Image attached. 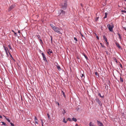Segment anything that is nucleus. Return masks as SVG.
I'll return each instance as SVG.
<instances>
[{
  "instance_id": "nucleus-1",
  "label": "nucleus",
  "mask_w": 126,
  "mask_h": 126,
  "mask_svg": "<svg viewBox=\"0 0 126 126\" xmlns=\"http://www.w3.org/2000/svg\"><path fill=\"white\" fill-rule=\"evenodd\" d=\"M67 0H65L61 4V8L63 10H65L67 7Z\"/></svg>"
},
{
  "instance_id": "nucleus-2",
  "label": "nucleus",
  "mask_w": 126,
  "mask_h": 126,
  "mask_svg": "<svg viewBox=\"0 0 126 126\" xmlns=\"http://www.w3.org/2000/svg\"><path fill=\"white\" fill-rule=\"evenodd\" d=\"M54 27V28H53V30L55 32L59 34H62V33L60 32V29L59 28L56 27Z\"/></svg>"
},
{
  "instance_id": "nucleus-3",
  "label": "nucleus",
  "mask_w": 126,
  "mask_h": 126,
  "mask_svg": "<svg viewBox=\"0 0 126 126\" xmlns=\"http://www.w3.org/2000/svg\"><path fill=\"white\" fill-rule=\"evenodd\" d=\"M65 13V12L62 10H60L58 11L59 14L61 16L64 15Z\"/></svg>"
},
{
  "instance_id": "nucleus-4",
  "label": "nucleus",
  "mask_w": 126,
  "mask_h": 126,
  "mask_svg": "<svg viewBox=\"0 0 126 126\" xmlns=\"http://www.w3.org/2000/svg\"><path fill=\"white\" fill-rule=\"evenodd\" d=\"M107 27L108 28L110 32L113 31V25L111 26L110 24H108Z\"/></svg>"
},
{
  "instance_id": "nucleus-5",
  "label": "nucleus",
  "mask_w": 126,
  "mask_h": 126,
  "mask_svg": "<svg viewBox=\"0 0 126 126\" xmlns=\"http://www.w3.org/2000/svg\"><path fill=\"white\" fill-rule=\"evenodd\" d=\"M95 101L97 103L99 104L100 106H102V103L99 99L97 98H96L95 99Z\"/></svg>"
},
{
  "instance_id": "nucleus-6",
  "label": "nucleus",
  "mask_w": 126,
  "mask_h": 126,
  "mask_svg": "<svg viewBox=\"0 0 126 126\" xmlns=\"http://www.w3.org/2000/svg\"><path fill=\"white\" fill-rule=\"evenodd\" d=\"M16 5L15 4L12 5L9 8L8 10V11H11L12 9H13Z\"/></svg>"
},
{
  "instance_id": "nucleus-7",
  "label": "nucleus",
  "mask_w": 126,
  "mask_h": 126,
  "mask_svg": "<svg viewBox=\"0 0 126 126\" xmlns=\"http://www.w3.org/2000/svg\"><path fill=\"white\" fill-rule=\"evenodd\" d=\"M42 56L43 58V60L45 62H47V60L44 54L42 53Z\"/></svg>"
},
{
  "instance_id": "nucleus-8",
  "label": "nucleus",
  "mask_w": 126,
  "mask_h": 126,
  "mask_svg": "<svg viewBox=\"0 0 126 126\" xmlns=\"http://www.w3.org/2000/svg\"><path fill=\"white\" fill-rule=\"evenodd\" d=\"M97 123L99 126H103V124L99 121L97 120Z\"/></svg>"
},
{
  "instance_id": "nucleus-9",
  "label": "nucleus",
  "mask_w": 126,
  "mask_h": 126,
  "mask_svg": "<svg viewBox=\"0 0 126 126\" xmlns=\"http://www.w3.org/2000/svg\"><path fill=\"white\" fill-rule=\"evenodd\" d=\"M80 34L81 35V36H82V40L83 41H84L86 39L83 36V35L81 33V32H80Z\"/></svg>"
},
{
  "instance_id": "nucleus-10",
  "label": "nucleus",
  "mask_w": 126,
  "mask_h": 126,
  "mask_svg": "<svg viewBox=\"0 0 126 126\" xmlns=\"http://www.w3.org/2000/svg\"><path fill=\"white\" fill-rule=\"evenodd\" d=\"M115 44L117 47H118L119 49H122L121 47L120 46L119 44L118 43H115Z\"/></svg>"
},
{
  "instance_id": "nucleus-11",
  "label": "nucleus",
  "mask_w": 126,
  "mask_h": 126,
  "mask_svg": "<svg viewBox=\"0 0 126 126\" xmlns=\"http://www.w3.org/2000/svg\"><path fill=\"white\" fill-rule=\"evenodd\" d=\"M89 126H95V125L92 122H90L89 123Z\"/></svg>"
},
{
  "instance_id": "nucleus-12",
  "label": "nucleus",
  "mask_w": 126,
  "mask_h": 126,
  "mask_svg": "<svg viewBox=\"0 0 126 126\" xmlns=\"http://www.w3.org/2000/svg\"><path fill=\"white\" fill-rule=\"evenodd\" d=\"M3 47L4 48V49L5 51L6 52H7V50L8 51V50L7 47L6 48L4 46H3Z\"/></svg>"
},
{
  "instance_id": "nucleus-13",
  "label": "nucleus",
  "mask_w": 126,
  "mask_h": 126,
  "mask_svg": "<svg viewBox=\"0 0 126 126\" xmlns=\"http://www.w3.org/2000/svg\"><path fill=\"white\" fill-rule=\"evenodd\" d=\"M8 52H9V54L10 56V57H11V58L13 60L14 62H15V60L14 59V58L13 57V56H12V55L9 52V51H8Z\"/></svg>"
},
{
  "instance_id": "nucleus-14",
  "label": "nucleus",
  "mask_w": 126,
  "mask_h": 126,
  "mask_svg": "<svg viewBox=\"0 0 126 126\" xmlns=\"http://www.w3.org/2000/svg\"><path fill=\"white\" fill-rule=\"evenodd\" d=\"M103 37L104 38V40H105L106 42H107V39L106 37V36L105 35H103Z\"/></svg>"
},
{
  "instance_id": "nucleus-15",
  "label": "nucleus",
  "mask_w": 126,
  "mask_h": 126,
  "mask_svg": "<svg viewBox=\"0 0 126 126\" xmlns=\"http://www.w3.org/2000/svg\"><path fill=\"white\" fill-rule=\"evenodd\" d=\"M67 120H65V118L64 117L63 118V122L64 123H67Z\"/></svg>"
},
{
  "instance_id": "nucleus-16",
  "label": "nucleus",
  "mask_w": 126,
  "mask_h": 126,
  "mask_svg": "<svg viewBox=\"0 0 126 126\" xmlns=\"http://www.w3.org/2000/svg\"><path fill=\"white\" fill-rule=\"evenodd\" d=\"M36 37L38 38V39L39 40L40 39H41V38L40 37V36L39 35H36Z\"/></svg>"
},
{
  "instance_id": "nucleus-17",
  "label": "nucleus",
  "mask_w": 126,
  "mask_h": 126,
  "mask_svg": "<svg viewBox=\"0 0 126 126\" xmlns=\"http://www.w3.org/2000/svg\"><path fill=\"white\" fill-rule=\"evenodd\" d=\"M56 66L57 68L59 70H60V69L61 70V68L60 66L59 65H57Z\"/></svg>"
},
{
  "instance_id": "nucleus-18",
  "label": "nucleus",
  "mask_w": 126,
  "mask_h": 126,
  "mask_svg": "<svg viewBox=\"0 0 126 126\" xmlns=\"http://www.w3.org/2000/svg\"><path fill=\"white\" fill-rule=\"evenodd\" d=\"M120 82H123V79L121 77H120Z\"/></svg>"
},
{
  "instance_id": "nucleus-19",
  "label": "nucleus",
  "mask_w": 126,
  "mask_h": 126,
  "mask_svg": "<svg viewBox=\"0 0 126 126\" xmlns=\"http://www.w3.org/2000/svg\"><path fill=\"white\" fill-rule=\"evenodd\" d=\"M39 40L40 41V43L41 44V45H43V42L42 41L41 39H40Z\"/></svg>"
},
{
  "instance_id": "nucleus-20",
  "label": "nucleus",
  "mask_w": 126,
  "mask_h": 126,
  "mask_svg": "<svg viewBox=\"0 0 126 126\" xmlns=\"http://www.w3.org/2000/svg\"><path fill=\"white\" fill-rule=\"evenodd\" d=\"M105 16L104 17V18L105 19V18H106L107 17V13H105Z\"/></svg>"
},
{
  "instance_id": "nucleus-21",
  "label": "nucleus",
  "mask_w": 126,
  "mask_h": 126,
  "mask_svg": "<svg viewBox=\"0 0 126 126\" xmlns=\"http://www.w3.org/2000/svg\"><path fill=\"white\" fill-rule=\"evenodd\" d=\"M95 74L96 76H97L98 77H99V75L97 72H95Z\"/></svg>"
},
{
  "instance_id": "nucleus-22",
  "label": "nucleus",
  "mask_w": 126,
  "mask_h": 126,
  "mask_svg": "<svg viewBox=\"0 0 126 126\" xmlns=\"http://www.w3.org/2000/svg\"><path fill=\"white\" fill-rule=\"evenodd\" d=\"M72 120L75 122L77 121V120L74 117H73L72 118Z\"/></svg>"
},
{
  "instance_id": "nucleus-23",
  "label": "nucleus",
  "mask_w": 126,
  "mask_h": 126,
  "mask_svg": "<svg viewBox=\"0 0 126 126\" xmlns=\"http://www.w3.org/2000/svg\"><path fill=\"white\" fill-rule=\"evenodd\" d=\"M100 44L101 45V46L102 47H104L105 48H106V47L104 46V45H103L101 43H100Z\"/></svg>"
},
{
  "instance_id": "nucleus-24",
  "label": "nucleus",
  "mask_w": 126,
  "mask_h": 126,
  "mask_svg": "<svg viewBox=\"0 0 126 126\" xmlns=\"http://www.w3.org/2000/svg\"><path fill=\"white\" fill-rule=\"evenodd\" d=\"M50 26L53 29V28H54V27H55V26H53V25L52 24H50Z\"/></svg>"
},
{
  "instance_id": "nucleus-25",
  "label": "nucleus",
  "mask_w": 126,
  "mask_h": 126,
  "mask_svg": "<svg viewBox=\"0 0 126 126\" xmlns=\"http://www.w3.org/2000/svg\"><path fill=\"white\" fill-rule=\"evenodd\" d=\"M1 123H2V125L5 126H6V125L5 123L4 122H1Z\"/></svg>"
},
{
  "instance_id": "nucleus-26",
  "label": "nucleus",
  "mask_w": 126,
  "mask_h": 126,
  "mask_svg": "<svg viewBox=\"0 0 126 126\" xmlns=\"http://www.w3.org/2000/svg\"><path fill=\"white\" fill-rule=\"evenodd\" d=\"M118 36H119V39H121V36L120 34L119 33H118Z\"/></svg>"
},
{
  "instance_id": "nucleus-27",
  "label": "nucleus",
  "mask_w": 126,
  "mask_h": 126,
  "mask_svg": "<svg viewBox=\"0 0 126 126\" xmlns=\"http://www.w3.org/2000/svg\"><path fill=\"white\" fill-rule=\"evenodd\" d=\"M12 31L14 33V34H15V35L16 36H17V33L15 32L14 31L12 30Z\"/></svg>"
},
{
  "instance_id": "nucleus-28",
  "label": "nucleus",
  "mask_w": 126,
  "mask_h": 126,
  "mask_svg": "<svg viewBox=\"0 0 126 126\" xmlns=\"http://www.w3.org/2000/svg\"><path fill=\"white\" fill-rule=\"evenodd\" d=\"M47 115L48 119L49 120L50 119V116L49 114V113H47Z\"/></svg>"
},
{
  "instance_id": "nucleus-29",
  "label": "nucleus",
  "mask_w": 126,
  "mask_h": 126,
  "mask_svg": "<svg viewBox=\"0 0 126 126\" xmlns=\"http://www.w3.org/2000/svg\"><path fill=\"white\" fill-rule=\"evenodd\" d=\"M113 59L116 62V63H118V62L117 60V59L115 57L113 58Z\"/></svg>"
},
{
  "instance_id": "nucleus-30",
  "label": "nucleus",
  "mask_w": 126,
  "mask_h": 126,
  "mask_svg": "<svg viewBox=\"0 0 126 126\" xmlns=\"http://www.w3.org/2000/svg\"><path fill=\"white\" fill-rule=\"evenodd\" d=\"M67 121L68 120H69L70 121H72V120L71 119V118H68L67 119Z\"/></svg>"
},
{
  "instance_id": "nucleus-31",
  "label": "nucleus",
  "mask_w": 126,
  "mask_h": 126,
  "mask_svg": "<svg viewBox=\"0 0 126 126\" xmlns=\"http://www.w3.org/2000/svg\"><path fill=\"white\" fill-rule=\"evenodd\" d=\"M74 40L76 41L75 42L76 43L78 41V40L77 39V38L76 37H74Z\"/></svg>"
},
{
  "instance_id": "nucleus-32",
  "label": "nucleus",
  "mask_w": 126,
  "mask_h": 126,
  "mask_svg": "<svg viewBox=\"0 0 126 126\" xmlns=\"http://www.w3.org/2000/svg\"><path fill=\"white\" fill-rule=\"evenodd\" d=\"M48 50L50 53H52V51L51 49H48Z\"/></svg>"
},
{
  "instance_id": "nucleus-33",
  "label": "nucleus",
  "mask_w": 126,
  "mask_h": 126,
  "mask_svg": "<svg viewBox=\"0 0 126 126\" xmlns=\"http://www.w3.org/2000/svg\"><path fill=\"white\" fill-rule=\"evenodd\" d=\"M83 55H84V57H85V58L87 60L88 59V58H87V56H86L84 54H83Z\"/></svg>"
},
{
  "instance_id": "nucleus-34",
  "label": "nucleus",
  "mask_w": 126,
  "mask_h": 126,
  "mask_svg": "<svg viewBox=\"0 0 126 126\" xmlns=\"http://www.w3.org/2000/svg\"><path fill=\"white\" fill-rule=\"evenodd\" d=\"M65 112H66L65 110H63V111L62 112V113L63 114H64L65 113Z\"/></svg>"
},
{
  "instance_id": "nucleus-35",
  "label": "nucleus",
  "mask_w": 126,
  "mask_h": 126,
  "mask_svg": "<svg viewBox=\"0 0 126 126\" xmlns=\"http://www.w3.org/2000/svg\"><path fill=\"white\" fill-rule=\"evenodd\" d=\"M62 94H63V96H64V97L65 98H66V96H65V93L64 92H63V93Z\"/></svg>"
},
{
  "instance_id": "nucleus-36",
  "label": "nucleus",
  "mask_w": 126,
  "mask_h": 126,
  "mask_svg": "<svg viewBox=\"0 0 126 126\" xmlns=\"http://www.w3.org/2000/svg\"><path fill=\"white\" fill-rule=\"evenodd\" d=\"M120 63V67L121 68H123V66H122V64L121 63Z\"/></svg>"
},
{
  "instance_id": "nucleus-37",
  "label": "nucleus",
  "mask_w": 126,
  "mask_h": 126,
  "mask_svg": "<svg viewBox=\"0 0 126 126\" xmlns=\"http://www.w3.org/2000/svg\"><path fill=\"white\" fill-rule=\"evenodd\" d=\"M121 12L124 13H126V11L125 10H121Z\"/></svg>"
},
{
  "instance_id": "nucleus-38",
  "label": "nucleus",
  "mask_w": 126,
  "mask_h": 126,
  "mask_svg": "<svg viewBox=\"0 0 126 126\" xmlns=\"http://www.w3.org/2000/svg\"><path fill=\"white\" fill-rule=\"evenodd\" d=\"M39 52L40 53H41V54L42 55V53H44L43 52L41 51V50H40Z\"/></svg>"
},
{
  "instance_id": "nucleus-39",
  "label": "nucleus",
  "mask_w": 126,
  "mask_h": 126,
  "mask_svg": "<svg viewBox=\"0 0 126 126\" xmlns=\"http://www.w3.org/2000/svg\"><path fill=\"white\" fill-rule=\"evenodd\" d=\"M10 124L12 126H15L14 125V124H13V123L11 122L10 123Z\"/></svg>"
},
{
  "instance_id": "nucleus-40",
  "label": "nucleus",
  "mask_w": 126,
  "mask_h": 126,
  "mask_svg": "<svg viewBox=\"0 0 126 126\" xmlns=\"http://www.w3.org/2000/svg\"><path fill=\"white\" fill-rule=\"evenodd\" d=\"M41 122L42 126H43V121L42 119H41Z\"/></svg>"
},
{
  "instance_id": "nucleus-41",
  "label": "nucleus",
  "mask_w": 126,
  "mask_h": 126,
  "mask_svg": "<svg viewBox=\"0 0 126 126\" xmlns=\"http://www.w3.org/2000/svg\"><path fill=\"white\" fill-rule=\"evenodd\" d=\"M56 104H58V106H59L60 105V104L58 102H56Z\"/></svg>"
},
{
  "instance_id": "nucleus-42",
  "label": "nucleus",
  "mask_w": 126,
  "mask_h": 126,
  "mask_svg": "<svg viewBox=\"0 0 126 126\" xmlns=\"http://www.w3.org/2000/svg\"><path fill=\"white\" fill-rule=\"evenodd\" d=\"M50 38H51V39H50V41H52V39H53V38H52V36H50Z\"/></svg>"
},
{
  "instance_id": "nucleus-43",
  "label": "nucleus",
  "mask_w": 126,
  "mask_h": 126,
  "mask_svg": "<svg viewBox=\"0 0 126 126\" xmlns=\"http://www.w3.org/2000/svg\"><path fill=\"white\" fill-rule=\"evenodd\" d=\"M7 120L9 122H10V120L9 119H7Z\"/></svg>"
},
{
  "instance_id": "nucleus-44",
  "label": "nucleus",
  "mask_w": 126,
  "mask_h": 126,
  "mask_svg": "<svg viewBox=\"0 0 126 126\" xmlns=\"http://www.w3.org/2000/svg\"><path fill=\"white\" fill-rule=\"evenodd\" d=\"M8 47H9L10 48V49H11L12 48H11V46L10 45H8Z\"/></svg>"
},
{
  "instance_id": "nucleus-45",
  "label": "nucleus",
  "mask_w": 126,
  "mask_h": 126,
  "mask_svg": "<svg viewBox=\"0 0 126 126\" xmlns=\"http://www.w3.org/2000/svg\"><path fill=\"white\" fill-rule=\"evenodd\" d=\"M96 37L97 39L98 40H99V37H98V36L97 35V36H96Z\"/></svg>"
},
{
  "instance_id": "nucleus-46",
  "label": "nucleus",
  "mask_w": 126,
  "mask_h": 126,
  "mask_svg": "<svg viewBox=\"0 0 126 126\" xmlns=\"http://www.w3.org/2000/svg\"><path fill=\"white\" fill-rule=\"evenodd\" d=\"M98 95H99L101 97V95L100 93H98Z\"/></svg>"
},
{
  "instance_id": "nucleus-47",
  "label": "nucleus",
  "mask_w": 126,
  "mask_h": 126,
  "mask_svg": "<svg viewBox=\"0 0 126 126\" xmlns=\"http://www.w3.org/2000/svg\"><path fill=\"white\" fill-rule=\"evenodd\" d=\"M6 55H7V56H9V55H8V53L7 52H6Z\"/></svg>"
},
{
  "instance_id": "nucleus-48",
  "label": "nucleus",
  "mask_w": 126,
  "mask_h": 126,
  "mask_svg": "<svg viewBox=\"0 0 126 126\" xmlns=\"http://www.w3.org/2000/svg\"><path fill=\"white\" fill-rule=\"evenodd\" d=\"M84 76V74H81V77H83Z\"/></svg>"
},
{
  "instance_id": "nucleus-49",
  "label": "nucleus",
  "mask_w": 126,
  "mask_h": 126,
  "mask_svg": "<svg viewBox=\"0 0 126 126\" xmlns=\"http://www.w3.org/2000/svg\"><path fill=\"white\" fill-rule=\"evenodd\" d=\"M37 118H36V117L35 116L34 118V120H37Z\"/></svg>"
},
{
  "instance_id": "nucleus-50",
  "label": "nucleus",
  "mask_w": 126,
  "mask_h": 126,
  "mask_svg": "<svg viewBox=\"0 0 126 126\" xmlns=\"http://www.w3.org/2000/svg\"><path fill=\"white\" fill-rule=\"evenodd\" d=\"M98 18H99V17H96V19L95 20H97L98 19Z\"/></svg>"
},
{
  "instance_id": "nucleus-51",
  "label": "nucleus",
  "mask_w": 126,
  "mask_h": 126,
  "mask_svg": "<svg viewBox=\"0 0 126 126\" xmlns=\"http://www.w3.org/2000/svg\"><path fill=\"white\" fill-rule=\"evenodd\" d=\"M34 121H35V122H38V119L35 120Z\"/></svg>"
},
{
  "instance_id": "nucleus-52",
  "label": "nucleus",
  "mask_w": 126,
  "mask_h": 126,
  "mask_svg": "<svg viewBox=\"0 0 126 126\" xmlns=\"http://www.w3.org/2000/svg\"><path fill=\"white\" fill-rule=\"evenodd\" d=\"M38 122H35V124H38Z\"/></svg>"
},
{
  "instance_id": "nucleus-53",
  "label": "nucleus",
  "mask_w": 126,
  "mask_h": 126,
  "mask_svg": "<svg viewBox=\"0 0 126 126\" xmlns=\"http://www.w3.org/2000/svg\"><path fill=\"white\" fill-rule=\"evenodd\" d=\"M80 5H81V7H83V4H80Z\"/></svg>"
},
{
  "instance_id": "nucleus-54",
  "label": "nucleus",
  "mask_w": 126,
  "mask_h": 126,
  "mask_svg": "<svg viewBox=\"0 0 126 126\" xmlns=\"http://www.w3.org/2000/svg\"><path fill=\"white\" fill-rule=\"evenodd\" d=\"M105 52H106V54H108V52L107 51H106Z\"/></svg>"
},
{
  "instance_id": "nucleus-55",
  "label": "nucleus",
  "mask_w": 126,
  "mask_h": 126,
  "mask_svg": "<svg viewBox=\"0 0 126 126\" xmlns=\"http://www.w3.org/2000/svg\"><path fill=\"white\" fill-rule=\"evenodd\" d=\"M123 27V28L125 29H125L126 28V27Z\"/></svg>"
},
{
  "instance_id": "nucleus-56",
  "label": "nucleus",
  "mask_w": 126,
  "mask_h": 126,
  "mask_svg": "<svg viewBox=\"0 0 126 126\" xmlns=\"http://www.w3.org/2000/svg\"><path fill=\"white\" fill-rule=\"evenodd\" d=\"M18 33H20V31H18Z\"/></svg>"
},
{
  "instance_id": "nucleus-57",
  "label": "nucleus",
  "mask_w": 126,
  "mask_h": 126,
  "mask_svg": "<svg viewBox=\"0 0 126 126\" xmlns=\"http://www.w3.org/2000/svg\"><path fill=\"white\" fill-rule=\"evenodd\" d=\"M61 93H62V94L63 93V92H64L63 90H61Z\"/></svg>"
},
{
  "instance_id": "nucleus-58",
  "label": "nucleus",
  "mask_w": 126,
  "mask_h": 126,
  "mask_svg": "<svg viewBox=\"0 0 126 126\" xmlns=\"http://www.w3.org/2000/svg\"><path fill=\"white\" fill-rule=\"evenodd\" d=\"M101 97V98H104V95H103V96H101V97Z\"/></svg>"
},
{
  "instance_id": "nucleus-59",
  "label": "nucleus",
  "mask_w": 126,
  "mask_h": 126,
  "mask_svg": "<svg viewBox=\"0 0 126 126\" xmlns=\"http://www.w3.org/2000/svg\"><path fill=\"white\" fill-rule=\"evenodd\" d=\"M75 126H79V125L78 124H76Z\"/></svg>"
},
{
  "instance_id": "nucleus-60",
  "label": "nucleus",
  "mask_w": 126,
  "mask_h": 126,
  "mask_svg": "<svg viewBox=\"0 0 126 126\" xmlns=\"http://www.w3.org/2000/svg\"><path fill=\"white\" fill-rule=\"evenodd\" d=\"M2 116L1 115H0V118H2Z\"/></svg>"
},
{
  "instance_id": "nucleus-61",
  "label": "nucleus",
  "mask_w": 126,
  "mask_h": 126,
  "mask_svg": "<svg viewBox=\"0 0 126 126\" xmlns=\"http://www.w3.org/2000/svg\"><path fill=\"white\" fill-rule=\"evenodd\" d=\"M4 117H5V118L7 120V119L8 118H7V117L4 116Z\"/></svg>"
},
{
  "instance_id": "nucleus-62",
  "label": "nucleus",
  "mask_w": 126,
  "mask_h": 126,
  "mask_svg": "<svg viewBox=\"0 0 126 126\" xmlns=\"http://www.w3.org/2000/svg\"><path fill=\"white\" fill-rule=\"evenodd\" d=\"M47 53L48 54V55H49L50 54V53H49V52H47Z\"/></svg>"
},
{
  "instance_id": "nucleus-63",
  "label": "nucleus",
  "mask_w": 126,
  "mask_h": 126,
  "mask_svg": "<svg viewBox=\"0 0 126 126\" xmlns=\"http://www.w3.org/2000/svg\"><path fill=\"white\" fill-rule=\"evenodd\" d=\"M51 44H52V41H51Z\"/></svg>"
},
{
  "instance_id": "nucleus-64",
  "label": "nucleus",
  "mask_w": 126,
  "mask_h": 126,
  "mask_svg": "<svg viewBox=\"0 0 126 126\" xmlns=\"http://www.w3.org/2000/svg\"><path fill=\"white\" fill-rule=\"evenodd\" d=\"M95 35L96 36L97 35L95 33Z\"/></svg>"
}]
</instances>
